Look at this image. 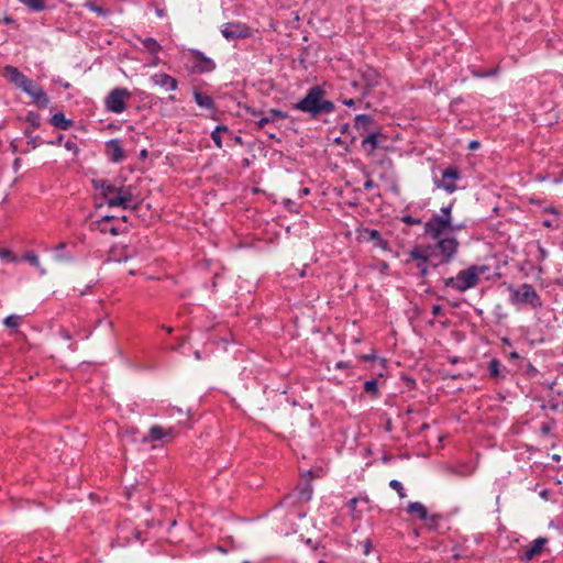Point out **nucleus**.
Listing matches in <instances>:
<instances>
[{
	"instance_id": "obj_1",
	"label": "nucleus",
	"mask_w": 563,
	"mask_h": 563,
	"mask_svg": "<svg viewBox=\"0 0 563 563\" xmlns=\"http://www.w3.org/2000/svg\"><path fill=\"white\" fill-rule=\"evenodd\" d=\"M460 246V241L453 235H446L434 243H429L428 255L431 269L451 264L456 258Z\"/></svg>"
},
{
	"instance_id": "obj_2",
	"label": "nucleus",
	"mask_w": 563,
	"mask_h": 563,
	"mask_svg": "<svg viewBox=\"0 0 563 563\" xmlns=\"http://www.w3.org/2000/svg\"><path fill=\"white\" fill-rule=\"evenodd\" d=\"M3 77L18 89L30 96L32 102L38 106L48 103V98L42 87L34 80L27 78L22 71L14 66H5L3 68Z\"/></svg>"
},
{
	"instance_id": "obj_3",
	"label": "nucleus",
	"mask_w": 563,
	"mask_h": 563,
	"mask_svg": "<svg viewBox=\"0 0 563 563\" xmlns=\"http://www.w3.org/2000/svg\"><path fill=\"white\" fill-rule=\"evenodd\" d=\"M211 140L213 141L214 145L218 148H222L224 145L228 147H235L238 145L240 146H247L251 150L254 147H257L258 150H262L258 142L251 140L245 141L240 134H236L234 131H232L228 125L225 124H217L214 129L211 131Z\"/></svg>"
},
{
	"instance_id": "obj_4",
	"label": "nucleus",
	"mask_w": 563,
	"mask_h": 563,
	"mask_svg": "<svg viewBox=\"0 0 563 563\" xmlns=\"http://www.w3.org/2000/svg\"><path fill=\"white\" fill-rule=\"evenodd\" d=\"M442 283L445 288H452L459 292H465L479 284L476 278V272L471 266L461 269L455 276L443 278Z\"/></svg>"
},
{
	"instance_id": "obj_5",
	"label": "nucleus",
	"mask_w": 563,
	"mask_h": 563,
	"mask_svg": "<svg viewBox=\"0 0 563 563\" xmlns=\"http://www.w3.org/2000/svg\"><path fill=\"white\" fill-rule=\"evenodd\" d=\"M510 301L512 303H525L538 310L543 302L531 284L523 283L518 288H511Z\"/></svg>"
},
{
	"instance_id": "obj_6",
	"label": "nucleus",
	"mask_w": 563,
	"mask_h": 563,
	"mask_svg": "<svg viewBox=\"0 0 563 563\" xmlns=\"http://www.w3.org/2000/svg\"><path fill=\"white\" fill-rule=\"evenodd\" d=\"M450 221L448 217H439L438 213L432 214L423 225V234L428 238L439 241L449 235Z\"/></svg>"
},
{
	"instance_id": "obj_7",
	"label": "nucleus",
	"mask_w": 563,
	"mask_h": 563,
	"mask_svg": "<svg viewBox=\"0 0 563 563\" xmlns=\"http://www.w3.org/2000/svg\"><path fill=\"white\" fill-rule=\"evenodd\" d=\"M462 179V172L457 165H449L442 169L441 178L434 177V186L443 189L448 194H453L457 190L456 181Z\"/></svg>"
},
{
	"instance_id": "obj_8",
	"label": "nucleus",
	"mask_w": 563,
	"mask_h": 563,
	"mask_svg": "<svg viewBox=\"0 0 563 563\" xmlns=\"http://www.w3.org/2000/svg\"><path fill=\"white\" fill-rule=\"evenodd\" d=\"M388 140L389 136L384 132V129L380 128L366 134L361 141V147L367 156H371L376 150H388L386 145Z\"/></svg>"
},
{
	"instance_id": "obj_9",
	"label": "nucleus",
	"mask_w": 563,
	"mask_h": 563,
	"mask_svg": "<svg viewBox=\"0 0 563 563\" xmlns=\"http://www.w3.org/2000/svg\"><path fill=\"white\" fill-rule=\"evenodd\" d=\"M328 88L330 85L327 82L311 87L305 98L295 106H334L332 101L324 99L328 96Z\"/></svg>"
},
{
	"instance_id": "obj_10",
	"label": "nucleus",
	"mask_w": 563,
	"mask_h": 563,
	"mask_svg": "<svg viewBox=\"0 0 563 563\" xmlns=\"http://www.w3.org/2000/svg\"><path fill=\"white\" fill-rule=\"evenodd\" d=\"M133 194L131 187L120 186L117 191L108 198L107 205L110 208L120 207L122 209H130L132 211L139 208L140 202L132 205Z\"/></svg>"
},
{
	"instance_id": "obj_11",
	"label": "nucleus",
	"mask_w": 563,
	"mask_h": 563,
	"mask_svg": "<svg viewBox=\"0 0 563 563\" xmlns=\"http://www.w3.org/2000/svg\"><path fill=\"white\" fill-rule=\"evenodd\" d=\"M176 434L177 431L174 428H163L162 426L154 424L150 428L148 432L140 439V442L143 444L168 442L174 439Z\"/></svg>"
},
{
	"instance_id": "obj_12",
	"label": "nucleus",
	"mask_w": 563,
	"mask_h": 563,
	"mask_svg": "<svg viewBox=\"0 0 563 563\" xmlns=\"http://www.w3.org/2000/svg\"><path fill=\"white\" fill-rule=\"evenodd\" d=\"M486 371L488 379L495 384L505 383L511 375L510 369L497 357H493L487 362Z\"/></svg>"
},
{
	"instance_id": "obj_13",
	"label": "nucleus",
	"mask_w": 563,
	"mask_h": 563,
	"mask_svg": "<svg viewBox=\"0 0 563 563\" xmlns=\"http://www.w3.org/2000/svg\"><path fill=\"white\" fill-rule=\"evenodd\" d=\"M369 503L371 500L366 493H360L356 497L351 498L346 503L351 518L353 520L362 519L363 514L371 509Z\"/></svg>"
},
{
	"instance_id": "obj_14",
	"label": "nucleus",
	"mask_w": 563,
	"mask_h": 563,
	"mask_svg": "<svg viewBox=\"0 0 563 563\" xmlns=\"http://www.w3.org/2000/svg\"><path fill=\"white\" fill-rule=\"evenodd\" d=\"M375 114H357L354 119V129L358 132V135L363 139L366 134L376 131L383 125L376 120Z\"/></svg>"
},
{
	"instance_id": "obj_15",
	"label": "nucleus",
	"mask_w": 563,
	"mask_h": 563,
	"mask_svg": "<svg viewBox=\"0 0 563 563\" xmlns=\"http://www.w3.org/2000/svg\"><path fill=\"white\" fill-rule=\"evenodd\" d=\"M221 34L229 41L247 37L250 29L241 22H228L221 26Z\"/></svg>"
},
{
	"instance_id": "obj_16",
	"label": "nucleus",
	"mask_w": 563,
	"mask_h": 563,
	"mask_svg": "<svg viewBox=\"0 0 563 563\" xmlns=\"http://www.w3.org/2000/svg\"><path fill=\"white\" fill-rule=\"evenodd\" d=\"M548 542L549 539L545 537H539L534 539L525 548L522 552L519 553L518 559L523 563L530 562L533 558L542 553Z\"/></svg>"
},
{
	"instance_id": "obj_17",
	"label": "nucleus",
	"mask_w": 563,
	"mask_h": 563,
	"mask_svg": "<svg viewBox=\"0 0 563 563\" xmlns=\"http://www.w3.org/2000/svg\"><path fill=\"white\" fill-rule=\"evenodd\" d=\"M104 154L108 159L114 164L123 162L126 157L122 146V141L119 139H111L106 142Z\"/></svg>"
},
{
	"instance_id": "obj_18",
	"label": "nucleus",
	"mask_w": 563,
	"mask_h": 563,
	"mask_svg": "<svg viewBox=\"0 0 563 563\" xmlns=\"http://www.w3.org/2000/svg\"><path fill=\"white\" fill-rule=\"evenodd\" d=\"M18 120L22 122L20 128L24 136L33 135L34 131L42 125V118L35 111H29L24 118L18 117Z\"/></svg>"
},
{
	"instance_id": "obj_19",
	"label": "nucleus",
	"mask_w": 563,
	"mask_h": 563,
	"mask_svg": "<svg viewBox=\"0 0 563 563\" xmlns=\"http://www.w3.org/2000/svg\"><path fill=\"white\" fill-rule=\"evenodd\" d=\"M252 114L256 118L255 123L260 129H265L266 125L274 123L276 120H283L288 117L287 112H283L277 108H271L268 111V115H264L262 111H253Z\"/></svg>"
},
{
	"instance_id": "obj_20",
	"label": "nucleus",
	"mask_w": 563,
	"mask_h": 563,
	"mask_svg": "<svg viewBox=\"0 0 563 563\" xmlns=\"http://www.w3.org/2000/svg\"><path fill=\"white\" fill-rule=\"evenodd\" d=\"M192 57L195 60L192 68L197 73H209L216 68L214 62L199 51H192Z\"/></svg>"
},
{
	"instance_id": "obj_21",
	"label": "nucleus",
	"mask_w": 563,
	"mask_h": 563,
	"mask_svg": "<svg viewBox=\"0 0 563 563\" xmlns=\"http://www.w3.org/2000/svg\"><path fill=\"white\" fill-rule=\"evenodd\" d=\"M410 262H416L417 265L429 264L428 244L416 245L408 252V257L405 264L408 265Z\"/></svg>"
},
{
	"instance_id": "obj_22",
	"label": "nucleus",
	"mask_w": 563,
	"mask_h": 563,
	"mask_svg": "<svg viewBox=\"0 0 563 563\" xmlns=\"http://www.w3.org/2000/svg\"><path fill=\"white\" fill-rule=\"evenodd\" d=\"M131 92L126 88H115L106 98V106H124Z\"/></svg>"
},
{
	"instance_id": "obj_23",
	"label": "nucleus",
	"mask_w": 563,
	"mask_h": 563,
	"mask_svg": "<svg viewBox=\"0 0 563 563\" xmlns=\"http://www.w3.org/2000/svg\"><path fill=\"white\" fill-rule=\"evenodd\" d=\"M363 233L365 234L366 240L374 242L375 247L385 252L390 250L389 242L382 236V233L378 230L364 228Z\"/></svg>"
},
{
	"instance_id": "obj_24",
	"label": "nucleus",
	"mask_w": 563,
	"mask_h": 563,
	"mask_svg": "<svg viewBox=\"0 0 563 563\" xmlns=\"http://www.w3.org/2000/svg\"><path fill=\"white\" fill-rule=\"evenodd\" d=\"M91 185H92L93 189L101 190V195L107 201H108V198H110L117 191V186H114L107 179H102V178L92 179Z\"/></svg>"
},
{
	"instance_id": "obj_25",
	"label": "nucleus",
	"mask_w": 563,
	"mask_h": 563,
	"mask_svg": "<svg viewBox=\"0 0 563 563\" xmlns=\"http://www.w3.org/2000/svg\"><path fill=\"white\" fill-rule=\"evenodd\" d=\"M152 80L155 85L164 88L167 91H172L177 88V80L167 74H155L152 76Z\"/></svg>"
},
{
	"instance_id": "obj_26",
	"label": "nucleus",
	"mask_w": 563,
	"mask_h": 563,
	"mask_svg": "<svg viewBox=\"0 0 563 563\" xmlns=\"http://www.w3.org/2000/svg\"><path fill=\"white\" fill-rule=\"evenodd\" d=\"M90 230L91 231H98L101 234H111V235H119L120 233L124 232V229L120 228L119 225H115L113 223H98V222H90Z\"/></svg>"
},
{
	"instance_id": "obj_27",
	"label": "nucleus",
	"mask_w": 563,
	"mask_h": 563,
	"mask_svg": "<svg viewBox=\"0 0 563 563\" xmlns=\"http://www.w3.org/2000/svg\"><path fill=\"white\" fill-rule=\"evenodd\" d=\"M297 110L302 111L305 114H307L308 120H321L323 122H327L325 119H322L324 114L330 113L335 108H296Z\"/></svg>"
},
{
	"instance_id": "obj_28",
	"label": "nucleus",
	"mask_w": 563,
	"mask_h": 563,
	"mask_svg": "<svg viewBox=\"0 0 563 563\" xmlns=\"http://www.w3.org/2000/svg\"><path fill=\"white\" fill-rule=\"evenodd\" d=\"M53 250L55 252L54 258L57 262L70 263L75 260V256L73 255V253L67 251L66 242L58 243Z\"/></svg>"
},
{
	"instance_id": "obj_29",
	"label": "nucleus",
	"mask_w": 563,
	"mask_h": 563,
	"mask_svg": "<svg viewBox=\"0 0 563 563\" xmlns=\"http://www.w3.org/2000/svg\"><path fill=\"white\" fill-rule=\"evenodd\" d=\"M407 514L410 516L417 517L419 520H423L428 518V510L423 504L420 501H411L408 504L406 508Z\"/></svg>"
},
{
	"instance_id": "obj_30",
	"label": "nucleus",
	"mask_w": 563,
	"mask_h": 563,
	"mask_svg": "<svg viewBox=\"0 0 563 563\" xmlns=\"http://www.w3.org/2000/svg\"><path fill=\"white\" fill-rule=\"evenodd\" d=\"M49 122L54 128L59 130H68L74 124V121L71 119H66L63 112L53 114Z\"/></svg>"
},
{
	"instance_id": "obj_31",
	"label": "nucleus",
	"mask_w": 563,
	"mask_h": 563,
	"mask_svg": "<svg viewBox=\"0 0 563 563\" xmlns=\"http://www.w3.org/2000/svg\"><path fill=\"white\" fill-rule=\"evenodd\" d=\"M296 492L298 499L309 501L313 492L310 479L307 478L301 485H298Z\"/></svg>"
},
{
	"instance_id": "obj_32",
	"label": "nucleus",
	"mask_w": 563,
	"mask_h": 563,
	"mask_svg": "<svg viewBox=\"0 0 563 563\" xmlns=\"http://www.w3.org/2000/svg\"><path fill=\"white\" fill-rule=\"evenodd\" d=\"M140 42L144 46V48L157 59L158 53L162 51V45L153 37H139Z\"/></svg>"
},
{
	"instance_id": "obj_33",
	"label": "nucleus",
	"mask_w": 563,
	"mask_h": 563,
	"mask_svg": "<svg viewBox=\"0 0 563 563\" xmlns=\"http://www.w3.org/2000/svg\"><path fill=\"white\" fill-rule=\"evenodd\" d=\"M19 262H27L30 265L38 269V272L44 275L46 271L41 267L38 256L35 252L29 251L25 252L21 257H19Z\"/></svg>"
},
{
	"instance_id": "obj_34",
	"label": "nucleus",
	"mask_w": 563,
	"mask_h": 563,
	"mask_svg": "<svg viewBox=\"0 0 563 563\" xmlns=\"http://www.w3.org/2000/svg\"><path fill=\"white\" fill-rule=\"evenodd\" d=\"M363 389L366 391L372 398L376 399L380 396L379 389H378V382L376 378H372L366 380L363 384Z\"/></svg>"
},
{
	"instance_id": "obj_35",
	"label": "nucleus",
	"mask_w": 563,
	"mask_h": 563,
	"mask_svg": "<svg viewBox=\"0 0 563 563\" xmlns=\"http://www.w3.org/2000/svg\"><path fill=\"white\" fill-rule=\"evenodd\" d=\"M442 519H443V515H441V514H432V515L428 514V518L423 519L422 521L424 522L426 527L429 530L437 531L439 529V522Z\"/></svg>"
},
{
	"instance_id": "obj_36",
	"label": "nucleus",
	"mask_w": 563,
	"mask_h": 563,
	"mask_svg": "<svg viewBox=\"0 0 563 563\" xmlns=\"http://www.w3.org/2000/svg\"><path fill=\"white\" fill-rule=\"evenodd\" d=\"M360 360H362L364 362L378 361L382 369H385L387 366V360L384 357H377L376 350H374V349H372L371 353H368V354L360 355Z\"/></svg>"
},
{
	"instance_id": "obj_37",
	"label": "nucleus",
	"mask_w": 563,
	"mask_h": 563,
	"mask_svg": "<svg viewBox=\"0 0 563 563\" xmlns=\"http://www.w3.org/2000/svg\"><path fill=\"white\" fill-rule=\"evenodd\" d=\"M195 100L197 102V106H212V98L201 91H195L194 92Z\"/></svg>"
},
{
	"instance_id": "obj_38",
	"label": "nucleus",
	"mask_w": 563,
	"mask_h": 563,
	"mask_svg": "<svg viewBox=\"0 0 563 563\" xmlns=\"http://www.w3.org/2000/svg\"><path fill=\"white\" fill-rule=\"evenodd\" d=\"M0 260L8 263H19V257L9 249L0 247Z\"/></svg>"
},
{
	"instance_id": "obj_39",
	"label": "nucleus",
	"mask_w": 563,
	"mask_h": 563,
	"mask_svg": "<svg viewBox=\"0 0 563 563\" xmlns=\"http://www.w3.org/2000/svg\"><path fill=\"white\" fill-rule=\"evenodd\" d=\"M27 139V145L30 148L22 151V153L26 154L31 150L37 148L41 144L46 143V141L42 140L38 135H27L25 136Z\"/></svg>"
},
{
	"instance_id": "obj_40",
	"label": "nucleus",
	"mask_w": 563,
	"mask_h": 563,
	"mask_svg": "<svg viewBox=\"0 0 563 563\" xmlns=\"http://www.w3.org/2000/svg\"><path fill=\"white\" fill-rule=\"evenodd\" d=\"M21 317L18 314H9L3 319V324L8 329L16 330L20 324Z\"/></svg>"
},
{
	"instance_id": "obj_41",
	"label": "nucleus",
	"mask_w": 563,
	"mask_h": 563,
	"mask_svg": "<svg viewBox=\"0 0 563 563\" xmlns=\"http://www.w3.org/2000/svg\"><path fill=\"white\" fill-rule=\"evenodd\" d=\"M305 543H306V545L311 547L312 551L316 554L327 556L325 545H323L319 542L313 543V541L310 538L305 540Z\"/></svg>"
},
{
	"instance_id": "obj_42",
	"label": "nucleus",
	"mask_w": 563,
	"mask_h": 563,
	"mask_svg": "<svg viewBox=\"0 0 563 563\" xmlns=\"http://www.w3.org/2000/svg\"><path fill=\"white\" fill-rule=\"evenodd\" d=\"M389 487L391 489L396 490V493H397V495H398V497L400 499H404V498L407 497V494H406V492L404 489V486H402V484L398 479H391L389 482Z\"/></svg>"
},
{
	"instance_id": "obj_43",
	"label": "nucleus",
	"mask_w": 563,
	"mask_h": 563,
	"mask_svg": "<svg viewBox=\"0 0 563 563\" xmlns=\"http://www.w3.org/2000/svg\"><path fill=\"white\" fill-rule=\"evenodd\" d=\"M30 9L35 12L43 11L45 9V2L43 0H22Z\"/></svg>"
},
{
	"instance_id": "obj_44",
	"label": "nucleus",
	"mask_w": 563,
	"mask_h": 563,
	"mask_svg": "<svg viewBox=\"0 0 563 563\" xmlns=\"http://www.w3.org/2000/svg\"><path fill=\"white\" fill-rule=\"evenodd\" d=\"M554 426H555V420L554 419H551L549 422L542 423L541 427H540V433L543 437L552 435V430H553Z\"/></svg>"
},
{
	"instance_id": "obj_45",
	"label": "nucleus",
	"mask_w": 563,
	"mask_h": 563,
	"mask_svg": "<svg viewBox=\"0 0 563 563\" xmlns=\"http://www.w3.org/2000/svg\"><path fill=\"white\" fill-rule=\"evenodd\" d=\"M508 360L515 364H517V366L519 368L522 367V363H525V357H522L518 352L516 351H512L508 354Z\"/></svg>"
},
{
	"instance_id": "obj_46",
	"label": "nucleus",
	"mask_w": 563,
	"mask_h": 563,
	"mask_svg": "<svg viewBox=\"0 0 563 563\" xmlns=\"http://www.w3.org/2000/svg\"><path fill=\"white\" fill-rule=\"evenodd\" d=\"M399 219L401 222L406 223L407 225H419L422 223L421 219L415 218L410 214H404Z\"/></svg>"
},
{
	"instance_id": "obj_47",
	"label": "nucleus",
	"mask_w": 563,
	"mask_h": 563,
	"mask_svg": "<svg viewBox=\"0 0 563 563\" xmlns=\"http://www.w3.org/2000/svg\"><path fill=\"white\" fill-rule=\"evenodd\" d=\"M466 224L464 222L454 223L453 220L450 221L449 235L455 236V233L465 229Z\"/></svg>"
},
{
	"instance_id": "obj_48",
	"label": "nucleus",
	"mask_w": 563,
	"mask_h": 563,
	"mask_svg": "<svg viewBox=\"0 0 563 563\" xmlns=\"http://www.w3.org/2000/svg\"><path fill=\"white\" fill-rule=\"evenodd\" d=\"M471 267H472V269H475L476 278H477L478 283L481 282V276L486 274L489 271V266H487V265L474 264V265H471Z\"/></svg>"
},
{
	"instance_id": "obj_49",
	"label": "nucleus",
	"mask_w": 563,
	"mask_h": 563,
	"mask_svg": "<svg viewBox=\"0 0 563 563\" xmlns=\"http://www.w3.org/2000/svg\"><path fill=\"white\" fill-rule=\"evenodd\" d=\"M139 433H140V431H139V429H137V428H135V427H130V428H128V429L125 430V435H126L128 438H130V440H131L132 442H134V443H135V442H137V441H140V440L137 439V434H139Z\"/></svg>"
},
{
	"instance_id": "obj_50",
	"label": "nucleus",
	"mask_w": 563,
	"mask_h": 563,
	"mask_svg": "<svg viewBox=\"0 0 563 563\" xmlns=\"http://www.w3.org/2000/svg\"><path fill=\"white\" fill-rule=\"evenodd\" d=\"M452 207H453V203H449L448 206L445 207H442L440 209V213L438 214L439 217H448L449 221L453 220L452 218Z\"/></svg>"
},
{
	"instance_id": "obj_51",
	"label": "nucleus",
	"mask_w": 563,
	"mask_h": 563,
	"mask_svg": "<svg viewBox=\"0 0 563 563\" xmlns=\"http://www.w3.org/2000/svg\"><path fill=\"white\" fill-rule=\"evenodd\" d=\"M65 148L69 152H71L74 155H77L79 152V147L76 142L73 140H67L64 144Z\"/></svg>"
},
{
	"instance_id": "obj_52",
	"label": "nucleus",
	"mask_w": 563,
	"mask_h": 563,
	"mask_svg": "<svg viewBox=\"0 0 563 563\" xmlns=\"http://www.w3.org/2000/svg\"><path fill=\"white\" fill-rule=\"evenodd\" d=\"M416 267L418 269L419 276L422 277V278H426L429 275L430 269H431L429 264H426V265H417L416 264Z\"/></svg>"
},
{
	"instance_id": "obj_53",
	"label": "nucleus",
	"mask_w": 563,
	"mask_h": 563,
	"mask_svg": "<svg viewBox=\"0 0 563 563\" xmlns=\"http://www.w3.org/2000/svg\"><path fill=\"white\" fill-rule=\"evenodd\" d=\"M335 369H351L353 365L350 361H339L334 365Z\"/></svg>"
},
{
	"instance_id": "obj_54",
	"label": "nucleus",
	"mask_w": 563,
	"mask_h": 563,
	"mask_svg": "<svg viewBox=\"0 0 563 563\" xmlns=\"http://www.w3.org/2000/svg\"><path fill=\"white\" fill-rule=\"evenodd\" d=\"M361 544L363 547V550H362L363 554L364 555H368L371 550H372V548H373L372 540L371 539H365Z\"/></svg>"
},
{
	"instance_id": "obj_55",
	"label": "nucleus",
	"mask_w": 563,
	"mask_h": 563,
	"mask_svg": "<svg viewBox=\"0 0 563 563\" xmlns=\"http://www.w3.org/2000/svg\"><path fill=\"white\" fill-rule=\"evenodd\" d=\"M119 220V217H114V216H103L102 218L96 220L95 222H98V223H112L113 221H117Z\"/></svg>"
},
{
	"instance_id": "obj_56",
	"label": "nucleus",
	"mask_w": 563,
	"mask_h": 563,
	"mask_svg": "<svg viewBox=\"0 0 563 563\" xmlns=\"http://www.w3.org/2000/svg\"><path fill=\"white\" fill-rule=\"evenodd\" d=\"M273 123H271L269 125H267L268 128L265 129V133L267 134V136L271 139V140H276L277 142H280V139H278L276 136V133H275V129L272 126Z\"/></svg>"
},
{
	"instance_id": "obj_57",
	"label": "nucleus",
	"mask_w": 563,
	"mask_h": 563,
	"mask_svg": "<svg viewBox=\"0 0 563 563\" xmlns=\"http://www.w3.org/2000/svg\"><path fill=\"white\" fill-rule=\"evenodd\" d=\"M431 313L433 317H440L443 314V308L441 305H433L431 309Z\"/></svg>"
},
{
	"instance_id": "obj_58",
	"label": "nucleus",
	"mask_w": 563,
	"mask_h": 563,
	"mask_svg": "<svg viewBox=\"0 0 563 563\" xmlns=\"http://www.w3.org/2000/svg\"><path fill=\"white\" fill-rule=\"evenodd\" d=\"M58 333H59L60 338H63L66 341L73 340L71 333L65 328H60Z\"/></svg>"
},
{
	"instance_id": "obj_59",
	"label": "nucleus",
	"mask_w": 563,
	"mask_h": 563,
	"mask_svg": "<svg viewBox=\"0 0 563 563\" xmlns=\"http://www.w3.org/2000/svg\"><path fill=\"white\" fill-rule=\"evenodd\" d=\"M63 140H64V135L63 134H57V136L54 140L46 141V144H49V145H60Z\"/></svg>"
},
{
	"instance_id": "obj_60",
	"label": "nucleus",
	"mask_w": 563,
	"mask_h": 563,
	"mask_svg": "<svg viewBox=\"0 0 563 563\" xmlns=\"http://www.w3.org/2000/svg\"><path fill=\"white\" fill-rule=\"evenodd\" d=\"M363 187L365 190H371L374 187H376V184L374 183V180H372L369 177H367V179L364 181Z\"/></svg>"
},
{
	"instance_id": "obj_61",
	"label": "nucleus",
	"mask_w": 563,
	"mask_h": 563,
	"mask_svg": "<svg viewBox=\"0 0 563 563\" xmlns=\"http://www.w3.org/2000/svg\"><path fill=\"white\" fill-rule=\"evenodd\" d=\"M558 407H559V405H558L556 402H548L547 405H545V404H543V405L541 406V408H542V409H544V410H545V409H550V410H552V411H556V410H558Z\"/></svg>"
},
{
	"instance_id": "obj_62",
	"label": "nucleus",
	"mask_w": 563,
	"mask_h": 563,
	"mask_svg": "<svg viewBox=\"0 0 563 563\" xmlns=\"http://www.w3.org/2000/svg\"><path fill=\"white\" fill-rule=\"evenodd\" d=\"M479 146H481V142L478 140H472V141H470L467 148L474 151V150H477Z\"/></svg>"
},
{
	"instance_id": "obj_63",
	"label": "nucleus",
	"mask_w": 563,
	"mask_h": 563,
	"mask_svg": "<svg viewBox=\"0 0 563 563\" xmlns=\"http://www.w3.org/2000/svg\"><path fill=\"white\" fill-rule=\"evenodd\" d=\"M309 194H310V188H308V187H302V188H300V189H299V191H298V197H299V198H302V197H305V196H308Z\"/></svg>"
},
{
	"instance_id": "obj_64",
	"label": "nucleus",
	"mask_w": 563,
	"mask_h": 563,
	"mask_svg": "<svg viewBox=\"0 0 563 563\" xmlns=\"http://www.w3.org/2000/svg\"><path fill=\"white\" fill-rule=\"evenodd\" d=\"M133 537L135 540L143 542L144 539L142 538V532L139 529L132 530Z\"/></svg>"
}]
</instances>
